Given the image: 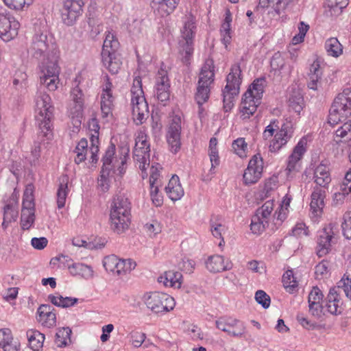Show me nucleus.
Returning a JSON list of instances; mask_svg holds the SVG:
<instances>
[{"mask_svg": "<svg viewBox=\"0 0 351 351\" xmlns=\"http://www.w3.org/2000/svg\"><path fill=\"white\" fill-rule=\"evenodd\" d=\"M28 53L38 61L40 83L50 91H54L59 83V50L54 38L47 31L36 32Z\"/></svg>", "mask_w": 351, "mask_h": 351, "instance_id": "nucleus-1", "label": "nucleus"}, {"mask_svg": "<svg viewBox=\"0 0 351 351\" xmlns=\"http://www.w3.org/2000/svg\"><path fill=\"white\" fill-rule=\"evenodd\" d=\"M35 120L38 128V138L41 141H49L53 137V123L54 108L50 96L39 91L35 99Z\"/></svg>", "mask_w": 351, "mask_h": 351, "instance_id": "nucleus-2", "label": "nucleus"}, {"mask_svg": "<svg viewBox=\"0 0 351 351\" xmlns=\"http://www.w3.org/2000/svg\"><path fill=\"white\" fill-rule=\"evenodd\" d=\"M131 221V203L122 193L115 195L110 203V225L117 234L128 229Z\"/></svg>", "mask_w": 351, "mask_h": 351, "instance_id": "nucleus-3", "label": "nucleus"}, {"mask_svg": "<svg viewBox=\"0 0 351 351\" xmlns=\"http://www.w3.org/2000/svg\"><path fill=\"white\" fill-rule=\"evenodd\" d=\"M265 85V77L257 78L243 94L240 105L241 118L243 120L250 119L256 111L261 103Z\"/></svg>", "mask_w": 351, "mask_h": 351, "instance_id": "nucleus-4", "label": "nucleus"}, {"mask_svg": "<svg viewBox=\"0 0 351 351\" xmlns=\"http://www.w3.org/2000/svg\"><path fill=\"white\" fill-rule=\"evenodd\" d=\"M293 133V126L290 121H286L279 126V121L274 119L265 128L263 132V137L268 139L274 136L270 141L269 149L271 152H279L291 138Z\"/></svg>", "mask_w": 351, "mask_h": 351, "instance_id": "nucleus-5", "label": "nucleus"}, {"mask_svg": "<svg viewBox=\"0 0 351 351\" xmlns=\"http://www.w3.org/2000/svg\"><path fill=\"white\" fill-rule=\"evenodd\" d=\"M130 93L133 119L136 125H141L148 117L149 107L144 96L140 77L134 79Z\"/></svg>", "mask_w": 351, "mask_h": 351, "instance_id": "nucleus-6", "label": "nucleus"}, {"mask_svg": "<svg viewBox=\"0 0 351 351\" xmlns=\"http://www.w3.org/2000/svg\"><path fill=\"white\" fill-rule=\"evenodd\" d=\"M119 47V43L115 34L110 31L106 32L101 53V61L112 74L117 73L122 64L117 52Z\"/></svg>", "mask_w": 351, "mask_h": 351, "instance_id": "nucleus-7", "label": "nucleus"}, {"mask_svg": "<svg viewBox=\"0 0 351 351\" xmlns=\"http://www.w3.org/2000/svg\"><path fill=\"white\" fill-rule=\"evenodd\" d=\"M351 280L349 278L341 280L337 286L331 288L324 301L326 311L332 315H340L343 311V302L341 298L344 293L348 298H351Z\"/></svg>", "mask_w": 351, "mask_h": 351, "instance_id": "nucleus-8", "label": "nucleus"}, {"mask_svg": "<svg viewBox=\"0 0 351 351\" xmlns=\"http://www.w3.org/2000/svg\"><path fill=\"white\" fill-rule=\"evenodd\" d=\"M242 82L241 69L239 63L231 66L226 77V85L222 90L223 108L225 112H230L234 106V98L238 95Z\"/></svg>", "mask_w": 351, "mask_h": 351, "instance_id": "nucleus-9", "label": "nucleus"}, {"mask_svg": "<svg viewBox=\"0 0 351 351\" xmlns=\"http://www.w3.org/2000/svg\"><path fill=\"white\" fill-rule=\"evenodd\" d=\"M351 115V88H346L335 99L329 111L328 122L332 125L346 121Z\"/></svg>", "mask_w": 351, "mask_h": 351, "instance_id": "nucleus-10", "label": "nucleus"}, {"mask_svg": "<svg viewBox=\"0 0 351 351\" xmlns=\"http://www.w3.org/2000/svg\"><path fill=\"white\" fill-rule=\"evenodd\" d=\"M130 148L128 146H122L119 150V158H116L113 161V157L115 154V145L111 144L106 151L102 158L103 165L101 169L112 171L113 173H117L123 176L126 171L125 166L129 158Z\"/></svg>", "mask_w": 351, "mask_h": 351, "instance_id": "nucleus-11", "label": "nucleus"}, {"mask_svg": "<svg viewBox=\"0 0 351 351\" xmlns=\"http://www.w3.org/2000/svg\"><path fill=\"white\" fill-rule=\"evenodd\" d=\"M34 186L29 184L25 186L23 193L21 226L24 230H29L35 221V202L34 197Z\"/></svg>", "mask_w": 351, "mask_h": 351, "instance_id": "nucleus-12", "label": "nucleus"}, {"mask_svg": "<svg viewBox=\"0 0 351 351\" xmlns=\"http://www.w3.org/2000/svg\"><path fill=\"white\" fill-rule=\"evenodd\" d=\"M143 299L147 307L155 313L169 312L176 304L173 298L161 292L147 293Z\"/></svg>", "mask_w": 351, "mask_h": 351, "instance_id": "nucleus-13", "label": "nucleus"}, {"mask_svg": "<svg viewBox=\"0 0 351 351\" xmlns=\"http://www.w3.org/2000/svg\"><path fill=\"white\" fill-rule=\"evenodd\" d=\"M335 225L329 223L317 232L316 254L319 257L328 254L332 250V245L335 243Z\"/></svg>", "mask_w": 351, "mask_h": 351, "instance_id": "nucleus-14", "label": "nucleus"}, {"mask_svg": "<svg viewBox=\"0 0 351 351\" xmlns=\"http://www.w3.org/2000/svg\"><path fill=\"white\" fill-rule=\"evenodd\" d=\"M215 74L207 66L202 68L195 99L197 104L206 103L210 97V85L214 82Z\"/></svg>", "mask_w": 351, "mask_h": 351, "instance_id": "nucleus-15", "label": "nucleus"}, {"mask_svg": "<svg viewBox=\"0 0 351 351\" xmlns=\"http://www.w3.org/2000/svg\"><path fill=\"white\" fill-rule=\"evenodd\" d=\"M195 20L192 15L186 16L184 19V25L181 29L184 44L182 46V53H184V62H187L193 53V38L195 34Z\"/></svg>", "mask_w": 351, "mask_h": 351, "instance_id": "nucleus-16", "label": "nucleus"}, {"mask_svg": "<svg viewBox=\"0 0 351 351\" xmlns=\"http://www.w3.org/2000/svg\"><path fill=\"white\" fill-rule=\"evenodd\" d=\"M216 327L233 337H242L246 331L243 322L232 317L223 316L215 321Z\"/></svg>", "mask_w": 351, "mask_h": 351, "instance_id": "nucleus-17", "label": "nucleus"}, {"mask_svg": "<svg viewBox=\"0 0 351 351\" xmlns=\"http://www.w3.org/2000/svg\"><path fill=\"white\" fill-rule=\"evenodd\" d=\"M83 1L64 0L61 10V16L63 23L68 25H73L82 14Z\"/></svg>", "mask_w": 351, "mask_h": 351, "instance_id": "nucleus-18", "label": "nucleus"}, {"mask_svg": "<svg viewBox=\"0 0 351 351\" xmlns=\"http://www.w3.org/2000/svg\"><path fill=\"white\" fill-rule=\"evenodd\" d=\"M20 24L10 12L0 13V38L10 41L18 34Z\"/></svg>", "mask_w": 351, "mask_h": 351, "instance_id": "nucleus-19", "label": "nucleus"}, {"mask_svg": "<svg viewBox=\"0 0 351 351\" xmlns=\"http://www.w3.org/2000/svg\"><path fill=\"white\" fill-rule=\"evenodd\" d=\"M263 169V160L259 154H255L249 161L245 169L243 179L245 184H252L257 182L261 177Z\"/></svg>", "mask_w": 351, "mask_h": 351, "instance_id": "nucleus-20", "label": "nucleus"}, {"mask_svg": "<svg viewBox=\"0 0 351 351\" xmlns=\"http://www.w3.org/2000/svg\"><path fill=\"white\" fill-rule=\"evenodd\" d=\"M170 82L167 75V71L161 67L156 76L155 82V95L163 105H166V102L169 101L170 97Z\"/></svg>", "mask_w": 351, "mask_h": 351, "instance_id": "nucleus-21", "label": "nucleus"}, {"mask_svg": "<svg viewBox=\"0 0 351 351\" xmlns=\"http://www.w3.org/2000/svg\"><path fill=\"white\" fill-rule=\"evenodd\" d=\"M181 123V118L177 116L174 117L168 127L166 134V138L170 147V151L174 154H176L180 149Z\"/></svg>", "mask_w": 351, "mask_h": 351, "instance_id": "nucleus-22", "label": "nucleus"}, {"mask_svg": "<svg viewBox=\"0 0 351 351\" xmlns=\"http://www.w3.org/2000/svg\"><path fill=\"white\" fill-rule=\"evenodd\" d=\"M326 191L319 186H315L311 195L310 209L313 217H319L325 206L324 199Z\"/></svg>", "mask_w": 351, "mask_h": 351, "instance_id": "nucleus-23", "label": "nucleus"}, {"mask_svg": "<svg viewBox=\"0 0 351 351\" xmlns=\"http://www.w3.org/2000/svg\"><path fill=\"white\" fill-rule=\"evenodd\" d=\"M298 0H259V5L262 8H271L278 15L292 10L298 3Z\"/></svg>", "mask_w": 351, "mask_h": 351, "instance_id": "nucleus-24", "label": "nucleus"}, {"mask_svg": "<svg viewBox=\"0 0 351 351\" xmlns=\"http://www.w3.org/2000/svg\"><path fill=\"white\" fill-rule=\"evenodd\" d=\"M206 267L210 272L219 273L231 269L232 264L228 258L217 254L208 258L206 261Z\"/></svg>", "mask_w": 351, "mask_h": 351, "instance_id": "nucleus-25", "label": "nucleus"}, {"mask_svg": "<svg viewBox=\"0 0 351 351\" xmlns=\"http://www.w3.org/2000/svg\"><path fill=\"white\" fill-rule=\"evenodd\" d=\"M306 141L304 139H300L293 149L292 153L288 158L286 170L289 173L297 171L299 166V162L306 151Z\"/></svg>", "mask_w": 351, "mask_h": 351, "instance_id": "nucleus-26", "label": "nucleus"}, {"mask_svg": "<svg viewBox=\"0 0 351 351\" xmlns=\"http://www.w3.org/2000/svg\"><path fill=\"white\" fill-rule=\"evenodd\" d=\"M88 128L93 132L90 134V152H91V162H96L98 160L99 152V131L100 126L99 121L96 118H92L88 121Z\"/></svg>", "mask_w": 351, "mask_h": 351, "instance_id": "nucleus-27", "label": "nucleus"}, {"mask_svg": "<svg viewBox=\"0 0 351 351\" xmlns=\"http://www.w3.org/2000/svg\"><path fill=\"white\" fill-rule=\"evenodd\" d=\"M54 308L49 304H41L37 309L38 321L47 328H52L56 324Z\"/></svg>", "mask_w": 351, "mask_h": 351, "instance_id": "nucleus-28", "label": "nucleus"}, {"mask_svg": "<svg viewBox=\"0 0 351 351\" xmlns=\"http://www.w3.org/2000/svg\"><path fill=\"white\" fill-rule=\"evenodd\" d=\"M180 0H152V8L156 15L167 16L177 8Z\"/></svg>", "mask_w": 351, "mask_h": 351, "instance_id": "nucleus-29", "label": "nucleus"}, {"mask_svg": "<svg viewBox=\"0 0 351 351\" xmlns=\"http://www.w3.org/2000/svg\"><path fill=\"white\" fill-rule=\"evenodd\" d=\"M150 149H143L138 147H134L133 150V158L134 161L138 165V168L142 171V178L145 179L147 173L146 170L149 166Z\"/></svg>", "mask_w": 351, "mask_h": 351, "instance_id": "nucleus-30", "label": "nucleus"}, {"mask_svg": "<svg viewBox=\"0 0 351 351\" xmlns=\"http://www.w3.org/2000/svg\"><path fill=\"white\" fill-rule=\"evenodd\" d=\"M165 192L173 202L180 199L184 195V189H182L179 177L173 175L167 186L165 187Z\"/></svg>", "mask_w": 351, "mask_h": 351, "instance_id": "nucleus-31", "label": "nucleus"}, {"mask_svg": "<svg viewBox=\"0 0 351 351\" xmlns=\"http://www.w3.org/2000/svg\"><path fill=\"white\" fill-rule=\"evenodd\" d=\"M313 178L317 186L326 189L331 182L328 168L323 164L319 165L314 171Z\"/></svg>", "mask_w": 351, "mask_h": 351, "instance_id": "nucleus-32", "label": "nucleus"}, {"mask_svg": "<svg viewBox=\"0 0 351 351\" xmlns=\"http://www.w3.org/2000/svg\"><path fill=\"white\" fill-rule=\"evenodd\" d=\"M73 104H71V113L73 116L78 117L82 114L84 109V98L82 90L77 86L71 91Z\"/></svg>", "mask_w": 351, "mask_h": 351, "instance_id": "nucleus-33", "label": "nucleus"}, {"mask_svg": "<svg viewBox=\"0 0 351 351\" xmlns=\"http://www.w3.org/2000/svg\"><path fill=\"white\" fill-rule=\"evenodd\" d=\"M59 185L57 190V206L58 208H62L66 204V199L69 193V178L67 175L62 176L59 179Z\"/></svg>", "mask_w": 351, "mask_h": 351, "instance_id": "nucleus-34", "label": "nucleus"}, {"mask_svg": "<svg viewBox=\"0 0 351 351\" xmlns=\"http://www.w3.org/2000/svg\"><path fill=\"white\" fill-rule=\"evenodd\" d=\"M288 102L290 110L294 111L300 116L305 106L304 97L301 91L298 89H293L289 97Z\"/></svg>", "mask_w": 351, "mask_h": 351, "instance_id": "nucleus-35", "label": "nucleus"}, {"mask_svg": "<svg viewBox=\"0 0 351 351\" xmlns=\"http://www.w3.org/2000/svg\"><path fill=\"white\" fill-rule=\"evenodd\" d=\"M182 275L180 272L174 270L166 271L163 276L158 278L160 283H163L166 287L180 288L182 285Z\"/></svg>", "mask_w": 351, "mask_h": 351, "instance_id": "nucleus-36", "label": "nucleus"}, {"mask_svg": "<svg viewBox=\"0 0 351 351\" xmlns=\"http://www.w3.org/2000/svg\"><path fill=\"white\" fill-rule=\"evenodd\" d=\"M322 71L318 62H314L310 66L308 73V87L316 90L321 84Z\"/></svg>", "mask_w": 351, "mask_h": 351, "instance_id": "nucleus-37", "label": "nucleus"}, {"mask_svg": "<svg viewBox=\"0 0 351 351\" xmlns=\"http://www.w3.org/2000/svg\"><path fill=\"white\" fill-rule=\"evenodd\" d=\"M67 267L72 276H80L84 278L93 276V270L90 266L81 263H67Z\"/></svg>", "mask_w": 351, "mask_h": 351, "instance_id": "nucleus-38", "label": "nucleus"}, {"mask_svg": "<svg viewBox=\"0 0 351 351\" xmlns=\"http://www.w3.org/2000/svg\"><path fill=\"white\" fill-rule=\"evenodd\" d=\"M29 347L34 351H39L43 347L45 335L36 330L30 329L26 332Z\"/></svg>", "mask_w": 351, "mask_h": 351, "instance_id": "nucleus-39", "label": "nucleus"}, {"mask_svg": "<svg viewBox=\"0 0 351 351\" xmlns=\"http://www.w3.org/2000/svg\"><path fill=\"white\" fill-rule=\"evenodd\" d=\"M282 284L286 291L293 294L298 291V282L293 275V270H287L282 276Z\"/></svg>", "mask_w": 351, "mask_h": 351, "instance_id": "nucleus-40", "label": "nucleus"}, {"mask_svg": "<svg viewBox=\"0 0 351 351\" xmlns=\"http://www.w3.org/2000/svg\"><path fill=\"white\" fill-rule=\"evenodd\" d=\"M324 47L327 53L330 56L337 58L343 53V46L337 38L327 39Z\"/></svg>", "mask_w": 351, "mask_h": 351, "instance_id": "nucleus-41", "label": "nucleus"}, {"mask_svg": "<svg viewBox=\"0 0 351 351\" xmlns=\"http://www.w3.org/2000/svg\"><path fill=\"white\" fill-rule=\"evenodd\" d=\"M274 208V201L273 199L266 201L255 213V215L258 217L263 221L270 222L271 219V213Z\"/></svg>", "mask_w": 351, "mask_h": 351, "instance_id": "nucleus-42", "label": "nucleus"}, {"mask_svg": "<svg viewBox=\"0 0 351 351\" xmlns=\"http://www.w3.org/2000/svg\"><path fill=\"white\" fill-rule=\"evenodd\" d=\"M74 152L76 153V156L75 158V162L76 164H80L84 161L86 158L87 154L90 153L91 154L90 148L88 149L87 140L86 138H82L78 142Z\"/></svg>", "mask_w": 351, "mask_h": 351, "instance_id": "nucleus-43", "label": "nucleus"}, {"mask_svg": "<svg viewBox=\"0 0 351 351\" xmlns=\"http://www.w3.org/2000/svg\"><path fill=\"white\" fill-rule=\"evenodd\" d=\"M136 266V262L130 258H119V263L116 265V271H114V273H116L117 275H125L134 269Z\"/></svg>", "mask_w": 351, "mask_h": 351, "instance_id": "nucleus-44", "label": "nucleus"}, {"mask_svg": "<svg viewBox=\"0 0 351 351\" xmlns=\"http://www.w3.org/2000/svg\"><path fill=\"white\" fill-rule=\"evenodd\" d=\"M113 97L112 95L101 96V110L103 118L112 115Z\"/></svg>", "mask_w": 351, "mask_h": 351, "instance_id": "nucleus-45", "label": "nucleus"}, {"mask_svg": "<svg viewBox=\"0 0 351 351\" xmlns=\"http://www.w3.org/2000/svg\"><path fill=\"white\" fill-rule=\"evenodd\" d=\"M351 137V120L348 119L339 126L335 131V141L337 143L341 141V138H344V141L349 139Z\"/></svg>", "mask_w": 351, "mask_h": 351, "instance_id": "nucleus-46", "label": "nucleus"}, {"mask_svg": "<svg viewBox=\"0 0 351 351\" xmlns=\"http://www.w3.org/2000/svg\"><path fill=\"white\" fill-rule=\"evenodd\" d=\"M71 330L69 327L62 328L58 330L56 335V343L58 347L66 346L71 342Z\"/></svg>", "mask_w": 351, "mask_h": 351, "instance_id": "nucleus-47", "label": "nucleus"}, {"mask_svg": "<svg viewBox=\"0 0 351 351\" xmlns=\"http://www.w3.org/2000/svg\"><path fill=\"white\" fill-rule=\"evenodd\" d=\"M266 228L271 229V223L267 221H263L255 215L252 217L250 224V230L253 234H260Z\"/></svg>", "mask_w": 351, "mask_h": 351, "instance_id": "nucleus-48", "label": "nucleus"}, {"mask_svg": "<svg viewBox=\"0 0 351 351\" xmlns=\"http://www.w3.org/2000/svg\"><path fill=\"white\" fill-rule=\"evenodd\" d=\"M278 208V210H276L273 215V223H271V230L272 231L277 230L287 216V209H285L282 205L279 206Z\"/></svg>", "mask_w": 351, "mask_h": 351, "instance_id": "nucleus-49", "label": "nucleus"}, {"mask_svg": "<svg viewBox=\"0 0 351 351\" xmlns=\"http://www.w3.org/2000/svg\"><path fill=\"white\" fill-rule=\"evenodd\" d=\"M16 203L9 202L4 206L3 218L5 222H12L16 220L18 211Z\"/></svg>", "mask_w": 351, "mask_h": 351, "instance_id": "nucleus-50", "label": "nucleus"}, {"mask_svg": "<svg viewBox=\"0 0 351 351\" xmlns=\"http://www.w3.org/2000/svg\"><path fill=\"white\" fill-rule=\"evenodd\" d=\"M351 193L348 189V184H345L343 181L340 184L339 191L335 193L333 196V203L335 205H340L344 202L346 197Z\"/></svg>", "mask_w": 351, "mask_h": 351, "instance_id": "nucleus-51", "label": "nucleus"}, {"mask_svg": "<svg viewBox=\"0 0 351 351\" xmlns=\"http://www.w3.org/2000/svg\"><path fill=\"white\" fill-rule=\"evenodd\" d=\"M349 0H328L327 5L334 14H339L347 7Z\"/></svg>", "mask_w": 351, "mask_h": 351, "instance_id": "nucleus-52", "label": "nucleus"}, {"mask_svg": "<svg viewBox=\"0 0 351 351\" xmlns=\"http://www.w3.org/2000/svg\"><path fill=\"white\" fill-rule=\"evenodd\" d=\"M112 171L101 169L100 178L98 180V185L102 191L105 192L110 187V176H113Z\"/></svg>", "mask_w": 351, "mask_h": 351, "instance_id": "nucleus-53", "label": "nucleus"}, {"mask_svg": "<svg viewBox=\"0 0 351 351\" xmlns=\"http://www.w3.org/2000/svg\"><path fill=\"white\" fill-rule=\"evenodd\" d=\"M232 148L236 154L242 158L246 156V151L247 149V144L246 143L244 138H238L232 143Z\"/></svg>", "mask_w": 351, "mask_h": 351, "instance_id": "nucleus-54", "label": "nucleus"}, {"mask_svg": "<svg viewBox=\"0 0 351 351\" xmlns=\"http://www.w3.org/2000/svg\"><path fill=\"white\" fill-rule=\"evenodd\" d=\"M134 147H138L144 149H150V144L148 141V136L145 131L140 130L138 132L135 138Z\"/></svg>", "mask_w": 351, "mask_h": 351, "instance_id": "nucleus-55", "label": "nucleus"}, {"mask_svg": "<svg viewBox=\"0 0 351 351\" xmlns=\"http://www.w3.org/2000/svg\"><path fill=\"white\" fill-rule=\"evenodd\" d=\"M150 197L155 206L159 207L162 205L163 196L159 193V184L150 185Z\"/></svg>", "mask_w": 351, "mask_h": 351, "instance_id": "nucleus-56", "label": "nucleus"}, {"mask_svg": "<svg viewBox=\"0 0 351 351\" xmlns=\"http://www.w3.org/2000/svg\"><path fill=\"white\" fill-rule=\"evenodd\" d=\"M5 4L10 9L19 10L23 9L25 6L28 7L34 0H3Z\"/></svg>", "mask_w": 351, "mask_h": 351, "instance_id": "nucleus-57", "label": "nucleus"}, {"mask_svg": "<svg viewBox=\"0 0 351 351\" xmlns=\"http://www.w3.org/2000/svg\"><path fill=\"white\" fill-rule=\"evenodd\" d=\"M119 263V258L114 254L104 257L103 265L107 271L114 273L116 265Z\"/></svg>", "mask_w": 351, "mask_h": 351, "instance_id": "nucleus-58", "label": "nucleus"}, {"mask_svg": "<svg viewBox=\"0 0 351 351\" xmlns=\"http://www.w3.org/2000/svg\"><path fill=\"white\" fill-rule=\"evenodd\" d=\"M270 65L274 71H281L285 66V60L280 52L275 53L270 61Z\"/></svg>", "mask_w": 351, "mask_h": 351, "instance_id": "nucleus-59", "label": "nucleus"}, {"mask_svg": "<svg viewBox=\"0 0 351 351\" xmlns=\"http://www.w3.org/2000/svg\"><path fill=\"white\" fill-rule=\"evenodd\" d=\"M255 300L263 308L266 309L270 305V297L263 290H258L256 292Z\"/></svg>", "mask_w": 351, "mask_h": 351, "instance_id": "nucleus-60", "label": "nucleus"}, {"mask_svg": "<svg viewBox=\"0 0 351 351\" xmlns=\"http://www.w3.org/2000/svg\"><path fill=\"white\" fill-rule=\"evenodd\" d=\"M343 234L346 239H351V213L344 215V221L341 225Z\"/></svg>", "mask_w": 351, "mask_h": 351, "instance_id": "nucleus-61", "label": "nucleus"}, {"mask_svg": "<svg viewBox=\"0 0 351 351\" xmlns=\"http://www.w3.org/2000/svg\"><path fill=\"white\" fill-rule=\"evenodd\" d=\"M130 338L133 346L135 348H139L145 341L146 335L145 333L141 332L133 331L130 334Z\"/></svg>", "mask_w": 351, "mask_h": 351, "instance_id": "nucleus-62", "label": "nucleus"}, {"mask_svg": "<svg viewBox=\"0 0 351 351\" xmlns=\"http://www.w3.org/2000/svg\"><path fill=\"white\" fill-rule=\"evenodd\" d=\"M210 230L213 235L216 238H221L222 232L225 231V226L217 220H210Z\"/></svg>", "mask_w": 351, "mask_h": 351, "instance_id": "nucleus-63", "label": "nucleus"}, {"mask_svg": "<svg viewBox=\"0 0 351 351\" xmlns=\"http://www.w3.org/2000/svg\"><path fill=\"white\" fill-rule=\"evenodd\" d=\"M309 312L312 316L319 318L322 315L323 308H325L321 302H308Z\"/></svg>", "mask_w": 351, "mask_h": 351, "instance_id": "nucleus-64", "label": "nucleus"}]
</instances>
